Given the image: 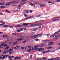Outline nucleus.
<instances>
[{"label":"nucleus","instance_id":"obj_1","mask_svg":"<svg viewBox=\"0 0 60 60\" xmlns=\"http://www.w3.org/2000/svg\"><path fill=\"white\" fill-rule=\"evenodd\" d=\"M37 4V2H34V3L33 4H32L31 3H29V4L30 5H31V6H35V5Z\"/></svg>","mask_w":60,"mask_h":60},{"label":"nucleus","instance_id":"obj_2","mask_svg":"<svg viewBox=\"0 0 60 60\" xmlns=\"http://www.w3.org/2000/svg\"><path fill=\"white\" fill-rule=\"evenodd\" d=\"M59 57H58L53 58L52 59H48V60H56V59H59Z\"/></svg>","mask_w":60,"mask_h":60},{"label":"nucleus","instance_id":"obj_3","mask_svg":"<svg viewBox=\"0 0 60 60\" xmlns=\"http://www.w3.org/2000/svg\"><path fill=\"white\" fill-rule=\"evenodd\" d=\"M9 56V55L8 54L7 55H3V56L2 57L3 59H4V58H5V57H7V56Z\"/></svg>","mask_w":60,"mask_h":60},{"label":"nucleus","instance_id":"obj_4","mask_svg":"<svg viewBox=\"0 0 60 60\" xmlns=\"http://www.w3.org/2000/svg\"><path fill=\"white\" fill-rule=\"evenodd\" d=\"M53 43L54 42H49L48 43V44L49 46H51V45H52L53 44Z\"/></svg>","mask_w":60,"mask_h":60},{"label":"nucleus","instance_id":"obj_5","mask_svg":"<svg viewBox=\"0 0 60 60\" xmlns=\"http://www.w3.org/2000/svg\"><path fill=\"white\" fill-rule=\"evenodd\" d=\"M45 6V4H42L40 6V7L41 8H43V7H44Z\"/></svg>","mask_w":60,"mask_h":60},{"label":"nucleus","instance_id":"obj_6","mask_svg":"<svg viewBox=\"0 0 60 60\" xmlns=\"http://www.w3.org/2000/svg\"><path fill=\"white\" fill-rule=\"evenodd\" d=\"M38 29V28H34L33 29V31H36Z\"/></svg>","mask_w":60,"mask_h":60},{"label":"nucleus","instance_id":"obj_7","mask_svg":"<svg viewBox=\"0 0 60 60\" xmlns=\"http://www.w3.org/2000/svg\"><path fill=\"white\" fill-rule=\"evenodd\" d=\"M25 12L26 13H29L30 11L28 10H25Z\"/></svg>","mask_w":60,"mask_h":60},{"label":"nucleus","instance_id":"obj_8","mask_svg":"<svg viewBox=\"0 0 60 60\" xmlns=\"http://www.w3.org/2000/svg\"><path fill=\"white\" fill-rule=\"evenodd\" d=\"M43 50L42 48H40L38 49V51H42Z\"/></svg>","mask_w":60,"mask_h":60},{"label":"nucleus","instance_id":"obj_9","mask_svg":"<svg viewBox=\"0 0 60 60\" xmlns=\"http://www.w3.org/2000/svg\"><path fill=\"white\" fill-rule=\"evenodd\" d=\"M10 5V2H8V3H7L6 4V6H8Z\"/></svg>","mask_w":60,"mask_h":60},{"label":"nucleus","instance_id":"obj_10","mask_svg":"<svg viewBox=\"0 0 60 60\" xmlns=\"http://www.w3.org/2000/svg\"><path fill=\"white\" fill-rule=\"evenodd\" d=\"M23 25L24 26H27L28 25V24L26 23H25L23 24Z\"/></svg>","mask_w":60,"mask_h":60},{"label":"nucleus","instance_id":"obj_11","mask_svg":"<svg viewBox=\"0 0 60 60\" xmlns=\"http://www.w3.org/2000/svg\"><path fill=\"white\" fill-rule=\"evenodd\" d=\"M57 33V32H56L54 34H53V36L54 37V36H56V34H58Z\"/></svg>","mask_w":60,"mask_h":60},{"label":"nucleus","instance_id":"obj_12","mask_svg":"<svg viewBox=\"0 0 60 60\" xmlns=\"http://www.w3.org/2000/svg\"><path fill=\"white\" fill-rule=\"evenodd\" d=\"M4 44H5V43H3L2 44H1L0 45V47H2V46H3V45H4Z\"/></svg>","mask_w":60,"mask_h":60},{"label":"nucleus","instance_id":"obj_13","mask_svg":"<svg viewBox=\"0 0 60 60\" xmlns=\"http://www.w3.org/2000/svg\"><path fill=\"white\" fill-rule=\"evenodd\" d=\"M17 43H18V42L17 41L15 42V43H14L13 44V45H15V44H16Z\"/></svg>","mask_w":60,"mask_h":60},{"label":"nucleus","instance_id":"obj_14","mask_svg":"<svg viewBox=\"0 0 60 60\" xmlns=\"http://www.w3.org/2000/svg\"><path fill=\"white\" fill-rule=\"evenodd\" d=\"M30 18H31V16H30L29 17H28L27 18H26V19L27 20V19H30Z\"/></svg>","mask_w":60,"mask_h":60},{"label":"nucleus","instance_id":"obj_15","mask_svg":"<svg viewBox=\"0 0 60 60\" xmlns=\"http://www.w3.org/2000/svg\"><path fill=\"white\" fill-rule=\"evenodd\" d=\"M53 48L52 47H50L47 48V49H52Z\"/></svg>","mask_w":60,"mask_h":60},{"label":"nucleus","instance_id":"obj_16","mask_svg":"<svg viewBox=\"0 0 60 60\" xmlns=\"http://www.w3.org/2000/svg\"><path fill=\"white\" fill-rule=\"evenodd\" d=\"M0 8H5V7L0 6Z\"/></svg>","mask_w":60,"mask_h":60},{"label":"nucleus","instance_id":"obj_17","mask_svg":"<svg viewBox=\"0 0 60 60\" xmlns=\"http://www.w3.org/2000/svg\"><path fill=\"white\" fill-rule=\"evenodd\" d=\"M9 50H8L7 51H6L5 52V53L6 54L8 52H9Z\"/></svg>","mask_w":60,"mask_h":60},{"label":"nucleus","instance_id":"obj_18","mask_svg":"<svg viewBox=\"0 0 60 60\" xmlns=\"http://www.w3.org/2000/svg\"><path fill=\"white\" fill-rule=\"evenodd\" d=\"M5 4L4 3H0V5H4Z\"/></svg>","mask_w":60,"mask_h":60},{"label":"nucleus","instance_id":"obj_19","mask_svg":"<svg viewBox=\"0 0 60 60\" xmlns=\"http://www.w3.org/2000/svg\"><path fill=\"white\" fill-rule=\"evenodd\" d=\"M31 38L32 39H35L36 37H34V36H32L31 37Z\"/></svg>","mask_w":60,"mask_h":60},{"label":"nucleus","instance_id":"obj_20","mask_svg":"<svg viewBox=\"0 0 60 60\" xmlns=\"http://www.w3.org/2000/svg\"><path fill=\"white\" fill-rule=\"evenodd\" d=\"M17 41H21L22 40V39L21 38L18 39H17Z\"/></svg>","mask_w":60,"mask_h":60},{"label":"nucleus","instance_id":"obj_21","mask_svg":"<svg viewBox=\"0 0 60 60\" xmlns=\"http://www.w3.org/2000/svg\"><path fill=\"white\" fill-rule=\"evenodd\" d=\"M46 59H47V58L44 57L43 58V60H46Z\"/></svg>","mask_w":60,"mask_h":60},{"label":"nucleus","instance_id":"obj_22","mask_svg":"<svg viewBox=\"0 0 60 60\" xmlns=\"http://www.w3.org/2000/svg\"><path fill=\"white\" fill-rule=\"evenodd\" d=\"M8 26L6 25V26H3V27H8Z\"/></svg>","mask_w":60,"mask_h":60},{"label":"nucleus","instance_id":"obj_23","mask_svg":"<svg viewBox=\"0 0 60 60\" xmlns=\"http://www.w3.org/2000/svg\"><path fill=\"white\" fill-rule=\"evenodd\" d=\"M49 41V40H43V42H45V41Z\"/></svg>","mask_w":60,"mask_h":60},{"label":"nucleus","instance_id":"obj_24","mask_svg":"<svg viewBox=\"0 0 60 60\" xmlns=\"http://www.w3.org/2000/svg\"><path fill=\"white\" fill-rule=\"evenodd\" d=\"M17 30L18 32H20V30L19 29H17Z\"/></svg>","mask_w":60,"mask_h":60},{"label":"nucleus","instance_id":"obj_25","mask_svg":"<svg viewBox=\"0 0 60 60\" xmlns=\"http://www.w3.org/2000/svg\"><path fill=\"white\" fill-rule=\"evenodd\" d=\"M8 36L7 35H4L3 36L4 37V38H5V37H7Z\"/></svg>","mask_w":60,"mask_h":60},{"label":"nucleus","instance_id":"obj_26","mask_svg":"<svg viewBox=\"0 0 60 60\" xmlns=\"http://www.w3.org/2000/svg\"><path fill=\"white\" fill-rule=\"evenodd\" d=\"M12 35H17V34H16V33H12Z\"/></svg>","mask_w":60,"mask_h":60},{"label":"nucleus","instance_id":"obj_27","mask_svg":"<svg viewBox=\"0 0 60 60\" xmlns=\"http://www.w3.org/2000/svg\"><path fill=\"white\" fill-rule=\"evenodd\" d=\"M34 26V24H31L30 26V27H31V26Z\"/></svg>","mask_w":60,"mask_h":60},{"label":"nucleus","instance_id":"obj_28","mask_svg":"<svg viewBox=\"0 0 60 60\" xmlns=\"http://www.w3.org/2000/svg\"><path fill=\"white\" fill-rule=\"evenodd\" d=\"M4 45L3 46L4 47H6V46H7V45L6 44H4Z\"/></svg>","mask_w":60,"mask_h":60},{"label":"nucleus","instance_id":"obj_29","mask_svg":"<svg viewBox=\"0 0 60 60\" xmlns=\"http://www.w3.org/2000/svg\"><path fill=\"white\" fill-rule=\"evenodd\" d=\"M24 15L25 16V17H27V15L25 13H24Z\"/></svg>","mask_w":60,"mask_h":60},{"label":"nucleus","instance_id":"obj_30","mask_svg":"<svg viewBox=\"0 0 60 60\" xmlns=\"http://www.w3.org/2000/svg\"><path fill=\"white\" fill-rule=\"evenodd\" d=\"M20 59V57H17V59Z\"/></svg>","mask_w":60,"mask_h":60},{"label":"nucleus","instance_id":"obj_31","mask_svg":"<svg viewBox=\"0 0 60 60\" xmlns=\"http://www.w3.org/2000/svg\"><path fill=\"white\" fill-rule=\"evenodd\" d=\"M50 34H47V37H48V36H49L50 35Z\"/></svg>","mask_w":60,"mask_h":60},{"label":"nucleus","instance_id":"obj_32","mask_svg":"<svg viewBox=\"0 0 60 60\" xmlns=\"http://www.w3.org/2000/svg\"><path fill=\"white\" fill-rule=\"evenodd\" d=\"M0 23H3V24H5V23L3 22H2L1 21H0Z\"/></svg>","mask_w":60,"mask_h":60},{"label":"nucleus","instance_id":"obj_33","mask_svg":"<svg viewBox=\"0 0 60 60\" xmlns=\"http://www.w3.org/2000/svg\"><path fill=\"white\" fill-rule=\"evenodd\" d=\"M31 47H32L31 45H30V46H28L27 47H28V48H31Z\"/></svg>","mask_w":60,"mask_h":60},{"label":"nucleus","instance_id":"obj_34","mask_svg":"<svg viewBox=\"0 0 60 60\" xmlns=\"http://www.w3.org/2000/svg\"><path fill=\"white\" fill-rule=\"evenodd\" d=\"M9 48V46H8L5 49V50L6 49H8V48Z\"/></svg>","mask_w":60,"mask_h":60},{"label":"nucleus","instance_id":"obj_35","mask_svg":"<svg viewBox=\"0 0 60 60\" xmlns=\"http://www.w3.org/2000/svg\"><path fill=\"white\" fill-rule=\"evenodd\" d=\"M46 53L47 52L46 51H44L43 52V54H44V53Z\"/></svg>","mask_w":60,"mask_h":60},{"label":"nucleus","instance_id":"obj_36","mask_svg":"<svg viewBox=\"0 0 60 60\" xmlns=\"http://www.w3.org/2000/svg\"><path fill=\"white\" fill-rule=\"evenodd\" d=\"M8 58H9V59H12V58L11 57V56H10L8 57Z\"/></svg>","mask_w":60,"mask_h":60},{"label":"nucleus","instance_id":"obj_37","mask_svg":"<svg viewBox=\"0 0 60 60\" xmlns=\"http://www.w3.org/2000/svg\"><path fill=\"white\" fill-rule=\"evenodd\" d=\"M34 26H38V24H34Z\"/></svg>","mask_w":60,"mask_h":60},{"label":"nucleus","instance_id":"obj_38","mask_svg":"<svg viewBox=\"0 0 60 60\" xmlns=\"http://www.w3.org/2000/svg\"><path fill=\"white\" fill-rule=\"evenodd\" d=\"M48 3L49 4H51V3H52V2L50 1H49L48 2Z\"/></svg>","mask_w":60,"mask_h":60},{"label":"nucleus","instance_id":"obj_39","mask_svg":"<svg viewBox=\"0 0 60 60\" xmlns=\"http://www.w3.org/2000/svg\"><path fill=\"white\" fill-rule=\"evenodd\" d=\"M12 43V41H10L9 42V44H11V43Z\"/></svg>","mask_w":60,"mask_h":60},{"label":"nucleus","instance_id":"obj_40","mask_svg":"<svg viewBox=\"0 0 60 60\" xmlns=\"http://www.w3.org/2000/svg\"><path fill=\"white\" fill-rule=\"evenodd\" d=\"M50 37L51 38H52V37H54V36H53V35L52 34V35H51L50 36Z\"/></svg>","mask_w":60,"mask_h":60},{"label":"nucleus","instance_id":"obj_41","mask_svg":"<svg viewBox=\"0 0 60 60\" xmlns=\"http://www.w3.org/2000/svg\"><path fill=\"white\" fill-rule=\"evenodd\" d=\"M17 26L19 27H22L20 25H18Z\"/></svg>","mask_w":60,"mask_h":60},{"label":"nucleus","instance_id":"obj_42","mask_svg":"<svg viewBox=\"0 0 60 60\" xmlns=\"http://www.w3.org/2000/svg\"><path fill=\"white\" fill-rule=\"evenodd\" d=\"M14 60H16V59L17 60V57H15V58H14Z\"/></svg>","mask_w":60,"mask_h":60},{"label":"nucleus","instance_id":"obj_43","mask_svg":"<svg viewBox=\"0 0 60 60\" xmlns=\"http://www.w3.org/2000/svg\"><path fill=\"white\" fill-rule=\"evenodd\" d=\"M26 42V41H23L22 42V43L23 44H25V43Z\"/></svg>","mask_w":60,"mask_h":60},{"label":"nucleus","instance_id":"obj_44","mask_svg":"<svg viewBox=\"0 0 60 60\" xmlns=\"http://www.w3.org/2000/svg\"><path fill=\"white\" fill-rule=\"evenodd\" d=\"M22 2H26V0H22Z\"/></svg>","mask_w":60,"mask_h":60},{"label":"nucleus","instance_id":"obj_45","mask_svg":"<svg viewBox=\"0 0 60 60\" xmlns=\"http://www.w3.org/2000/svg\"><path fill=\"white\" fill-rule=\"evenodd\" d=\"M6 11L7 12H8V13H10V12H9V11L8 10H6Z\"/></svg>","mask_w":60,"mask_h":60},{"label":"nucleus","instance_id":"obj_46","mask_svg":"<svg viewBox=\"0 0 60 60\" xmlns=\"http://www.w3.org/2000/svg\"><path fill=\"white\" fill-rule=\"evenodd\" d=\"M31 51V50L30 49H29L27 50V51L28 52H30Z\"/></svg>","mask_w":60,"mask_h":60},{"label":"nucleus","instance_id":"obj_47","mask_svg":"<svg viewBox=\"0 0 60 60\" xmlns=\"http://www.w3.org/2000/svg\"><path fill=\"white\" fill-rule=\"evenodd\" d=\"M32 58V55H31L30 56V58L31 59Z\"/></svg>","mask_w":60,"mask_h":60},{"label":"nucleus","instance_id":"obj_48","mask_svg":"<svg viewBox=\"0 0 60 60\" xmlns=\"http://www.w3.org/2000/svg\"><path fill=\"white\" fill-rule=\"evenodd\" d=\"M50 50H48V51H46V53H48V52H50Z\"/></svg>","mask_w":60,"mask_h":60},{"label":"nucleus","instance_id":"obj_49","mask_svg":"<svg viewBox=\"0 0 60 60\" xmlns=\"http://www.w3.org/2000/svg\"><path fill=\"white\" fill-rule=\"evenodd\" d=\"M4 25V23H2V24H0V26H3V25Z\"/></svg>","mask_w":60,"mask_h":60},{"label":"nucleus","instance_id":"obj_50","mask_svg":"<svg viewBox=\"0 0 60 60\" xmlns=\"http://www.w3.org/2000/svg\"><path fill=\"white\" fill-rule=\"evenodd\" d=\"M9 51L11 52V51H12V50L11 49H9Z\"/></svg>","mask_w":60,"mask_h":60},{"label":"nucleus","instance_id":"obj_51","mask_svg":"<svg viewBox=\"0 0 60 60\" xmlns=\"http://www.w3.org/2000/svg\"><path fill=\"white\" fill-rule=\"evenodd\" d=\"M20 31H22V30H23V29H22L21 28H20Z\"/></svg>","mask_w":60,"mask_h":60},{"label":"nucleus","instance_id":"obj_52","mask_svg":"<svg viewBox=\"0 0 60 60\" xmlns=\"http://www.w3.org/2000/svg\"><path fill=\"white\" fill-rule=\"evenodd\" d=\"M22 29H23L24 30H27V29L26 28H23Z\"/></svg>","mask_w":60,"mask_h":60},{"label":"nucleus","instance_id":"obj_53","mask_svg":"<svg viewBox=\"0 0 60 60\" xmlns=\"http://www.w3.org/2000/svg\"><path fill=\"white\" fill-rule=\"evenodd\" d=\"M14 4H18V2L16 1H14Z\"/></svg>","mask_w":60,"mask_h":60},{"label":"nucleus","instance_id":"obj_54","mask_svg":"<svg viewBox=\"0 0 60 60\" xmlns=\"http://www.w3.org/2000/svg\"><path fill=\"white\" fill-rule=\"evenodd\" d=\"M0 59H3V57H2L1 56H0Z\"/></svg>","mask_w":60,"mask_h":60},{"label":"nucleus","instance_id":"obj_55","mask_svg":"<svg viewBox=\"0 0 60 60\" xmlns=\"http://www.w3.org/2000/svg\"><path fill=\"white\" fill-rule=\"evenodd\" d=\"M60 32V30H59L57 32H57V34H58V33H59V32Z\"/></svg>","mask_w":60,"mask_h":60},{"label":"nucleus","instance_id":"obj_56","mask_svg":"<svg viewBox=\"0 0 60 60\" xmlns=\"http://www.w3.org/2000/svg\"><path fill=\"white\" fill-rule=\"evenodd\" d=\"M59 20V19H55V21H57V20Z\"/></svg>","mask_w":60,"mask_h":60},{"label":"nucleus","instance_id":"obj_57","mask_svg":"<svg viewBox=\"0 0 60 60\" xmlns=\"http://www.w3.org/2000/svg\"><path fill=\"white\" fill-rule=\"evenodd\" d=\"M42 34H39V36H42Z\"/></svg>","mask_w":60,"mask_h":60},{"label":"nucleus","instance_id":"obj_58","mask_svg":"<svg viewBox=\"0 0 60 60\" xmlns=\"http://www.w3.org/2000/svg\"><path fill=\"white\" fill-rule=\"evenodd\" d=\"M9 27H10V28H13V27L12 26H9Z\"/></svg>","mask_w":60,"mask_h":60},{"label":"nucleus","instance_id":"obj_59","mask_svg":"<svg viewBox=\"0 0 60 60\" xmlns=\"http://www.w3.org/2000/svg\"><path fill=\"white\" fill-rule=\"evenodd\" d=\"M35 40V41H39V40L38 39H36Z\"/></svg>","mask_w":60,"mask_h":60},{"label":"nucleus","instance_id":"obj_60","mask_svg":"<svg viewBox=\"0 0 60 60\" xmlns=\"http://www.w3.org/2000/svg\"><path fill=\"white\" fill-rule=\"evenodd\" d=\"M38 24V26H40V25H42V24L41 23H39Z\"/></svg>","mask_w":60,"mask_h":60},{"label":"nucleus","instance_id":"obj_61","mask_svg":"<svg viewBox=\"0 0 60 60\" xmlns=\"http://www.w3.org/2000/svg\"><path fill=\"white\" fill-rule=\"evenodd\" d=\"M14 4V1L12 2H11V4Z\"/></svg>","mask_w":60,"mask_h":60},{"label":"nucleus","instance_id":"obj_62","mask_svg":"<svg viewBox=\"0 0 60 60\" xmlns=\"http://www.w3.org/2000/svg\"><path fill=\"white\" fill-rule=\"evenodd\" d=\"M9 54H12V52H9Z\"/></svg>","mask_w":60,"mask_h":60},{"label":"nucleus","instance_id":"obj_63","mask_svg":"<svg viewBox=\"0 0 60 60\" xmlns=\"http://www.w3.org/2000/svg\"><path fill=\"white\" fill-rule=\"evenodd\" d=\"M17 8L18 9H19V10H20V8H19V7H17Z\"/></svg>","mask_w":60,"mask_h":60},{"label":"nucleus","instance_id":"obj_64","mask_svg":"<svg viewBox=\"0 0 60 60\" xmlns=\"http://www.w3.org/2000/svg\"><path fill=\"white\" fill-rule=\"evenodd\" d=\"M26 47H24V49H26Z\"/></svg>","mask_w":60,"mask_h":60}]
</instances>
